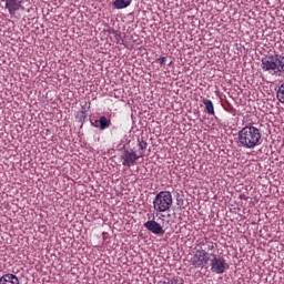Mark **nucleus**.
I'll return each instance as SVG.
<instances>
[{"label":"nucleus","mask_w":284,"mask_h":284,"mask_svg":"<svg viewBox=\"0 0 284 284\" xmlns=\"http://www.w3.org/2000/svg\"><path fill=\"white\" fill-rule=\"evenodd\" d=\"M239 146L246 150H254L262 143L261 130L254 125H246L239 131Z\"/></svg>","instance_id":"obj_1"},{"label":"nucleus","mask_w":284,"mask_h":284,"mask_svg":"<svg viewBox=\"0 0 284 284\" xmlns=\"http://www.w3.org/2000/svg\"><path fill=\"white\" fill-rule=\"evenodd\" d=\"M262 70L281 77L284 73V57L281 54L265 55L262 58Z\"/></svg>","instance_id":"obj_2"},{"label":"nucleus","mask_w":284,"mask_h":284,"mask_svg":"<svg viewBox=\"0 0 284 284\" xmlns=\"http://www.w3.org/2000/svg\"><path fill=\"white\" fill-rule=\"evenodd\" d=\"M173 203L174 199L172 197V193L170 191H161L153 199V210L156 214L170 212Z\"/></svg>","instance_id":"obj_3"},{"label":"nucleus","mask_w":284,"mask_h":284,"mask_svg":"<svg viewBox=\"0 0 284 284\" xmlns=\"http://www.w3.org/2000/svg\"><path fill=\"white\" fill-rule=\"evenodd\" d=\"M210 253L205 252L203 247L197 248L195 254L191 257V265L196 270H203L210 263Z\"/></svg>","instance_id":"obj_4"},{"label":"nucleus","mask_w":284,"mask_h":284,"mask_svg":"<svg viewBox=\"0 0 284 284\" xmlns=\"http://www.w3.org/2000/svg\"><path fill=\"white\" fill-rule=\"evenodd\" d=\"M143 154L138 155L134 150H124L120 156V160L122 161V165L124 168H132V165H136V161L141 159Z\"/></svg>","instance_id":"obj_5"},{"label":"nucleus","mask_w":284,"mask_h":284,"mask_svg":"<svg viewBox=\"0 0 284 284\" xmlns=\"http://www.w3.org/2000/svg\"><path fill=\"white\" fill-rule=\"evenodd\" d=\"M210 256H212L211 271L214 272V274H224L226 270L225 258L216 257V254L214 253H211Z\"/></svg>","instance_id":"obj_6"},{"label":"nucleus","mask_w":284,"mask_h":284,"mask_svg":"<svg viewBox=\"0 0 284 284\" xmlns=\"http://www.w3.org/2000/svg\"><path fill=\"white\" fill-rule=\"evenodd\" d=\"M144 227L145 230H149V232H152V234H165V230H163V226L154 220L145 222Z\"/></svg>","instance_id":"obj_7"},{"label":"nucleus","mask_w":284,"mask_h":284,"mask_svg":"<svg viewBox=\"0 0 284 284\" xmlns=\"http://www.w3.org/2000/svg\"><path fill=\"white\" fill-rule=\"evenodd\" d=\"M0 284H20V282L17 275L7 273L0 277Z\"/></svg>","instance_id":"obj_8"},{"label":"nucleus","mask_w":284,"mask_h":284,"mask_svg":"<svg viewBox=\"0 0 284 284\" xmlns=\"http://www.w3.org/2000/svg\"><path fill=\"white\" fill-rule=\"evenodd\" d=\"M6 8L9 10L10 14H14L21 9V2H18L17 0H6Z\"/></svg>","instance_id":"obj_9"},{"label":"nucleus","mask_w":284,"mask_h":284,"mask_svg":"<svg viewBox=\"0 0 284 284\" xmlns=\"http://www.w3.org/2000/svg\"><path fill=\"white\" fill-rule=\"evenodd\" d=\"M199 250H204V252H212L213 250H216V243L212 242V241H207V240H202L201 242H199L197 244Z\"/></svg>","instance_id":"obj_10"},{"label":"nucleus","mask_w":284,"mask_h":284,"mask_svg":"<svg viewBox=\"0 0 284 284\" xmlns=\"http://www.w3.org/2000/svg\"><path fill=\"white\" fill-rule=\"evenodd\" d=\"M202 103H203L204 110L209 114V116H215L216 115V111H214V102H212V100L204 98L202 100Z\"/></svg>","instance_id":"obj_11"},{"label":"nucleus","mask_w":284,"mask_h":284,"mask_svg":"<svg viewBox=\"0 0 284 284\" xmlns=\"http://www.w3.org/2000/svg\"><path fill=\"white\" fill-rule=\"evenodd\" d=\"M130 3H132V0H115L113 7L116 8V10H123L128 8Z\"/></svg>","instance_id":"obj_12"},{"label":"nucleus","mask_w":284,"mask_h":284,"mask_svg":"<svg viewBox=\"0 0 284 284\" xmlns=\"http://www.w3.org/2000/svg\"><path fill=\"white\" fill-rule=\"evenodd\" d=\"M95 123H100V130H106V128L112 125V122L105 116H101Z\"/></svg>","instance_id":"obj_13"},{"label":"nucleus","mask_w":284,"mask_h":284,"mask_svg":"<svg viewBox=\"0 0 284 284\" xmlns=\"http://www.w3.org/2000/svg\"><path fill=\"white\" fill-rule=\"evenodd\" d=\"M158 284H184V281L181 277H173L160 281Z\"/></svg>","instance_id":"obj_14"},{"label":"nucleus","mask_w":284,"mask_h":284,"mask_svg":"<svg viewBox=\"0 0 284 284\" xmlns=\"http://www.w3.org/2000/svg\"><path fill=\"white\" fill-rule=\"evenodd\" d=\"M276 97H277V101H280V103H284V83H282L278 87Z\"/></svg>","instance_id":"obj_15"},{"label":"nucleus","mask_w":284,"mask_h":284,"mask_svg":"<svg viewBox=\"0 0 284 284\" xmlns=\"http://www.w3.org/2000/svg\"><path fill=\"white\" fill-rule=\"evenodd\" d=\"M165 61H168V58L160 57L155 60L156 63H160V65H165Z\"/></svg>","instance_id":"obj_16"},{"label":"nucleus","mask_w":284,"mask_h":284,"mask_svg":"<svg viewBox=\"0 0 284 284\" xmlns=\"http://www.w3.org/2000/svg\"><path fill=\"white\" fill-rule=\"evenodd\" d=\"M140 150H148V142L145 140H142L139 142Z\"/></svg>","instance_id":"obj_17"},{"label":"nucleus","mask_w":284,"mask_h":284,"mask_svg":"<svg viewBox=\"0 0 284 284\" xmlns=\"http://www.w3.org/2000/svg\"><path fill=\"white\" fill-rule=\"evenodd\" d=\"M115 39H116V41H119V39H121V33L120 32H115Z\"/></svg>","instance_id":"obj_18"}]
</instances>
